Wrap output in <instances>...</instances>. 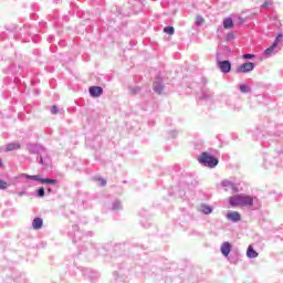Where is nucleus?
<instances>
[{"label":"nucleus","instance_id":"nucleus-6","mask_svg":"<svg viewBox=\"0 0 283 283\" xmlns=\"http://www.w3.org/2000/svg\"><path fill=\"white\" fill-rule=\"evenodd\" d=\"M153 90L156 94H163V90H165V85H163V80H157L153 84Z\"/></svg>","mask_w":283,"mask_h":283},{"label":"nucleus","instance_id":"nucleus-2","mask_svg":"<svg viewBox=\"0 0 283 283\" xmlns=\"http://www.w3.org/2000/svg\"><path fill=\"white\" fill-rule=\"evenodd\" d=\"M198 163L200 165H205V167H209L210 169H213V167H218V159L213 156H211L209 153H202L198 157Z\"/></svg>","mask_w":283,"mask_h":283},{"label":"nucleus","instance_id":"nucleus-17","mask_svg":"<svg viewBox=\"0 0 283 283\" xmlns=\"http://www.w3.org/2000/svg\"><path fill=\"white\" fill-rule=\"evenodd\" d=\"M27 180H36L38 182H41L42 178L39 177V175H33V176H30V175H24Z\"/></svg>","mask_w":283,"mask_h":283},{"label":"nucleus","instance_id":"nucleus-24","mask_svg":"<svg viewBox=\"0 0 283 283\" xmlns=\"http://www.w3.org/2000/svg\"><path fill=\"white\" fill-rule=\"evenodd\" d=\"M51 114H59V108L56 107V105L52 106Z\"/></svg>","mask_w":283,"mask_h":283},{"label":"nucleus","instance_id":"nucleus-10","mask_svg":"<svg viewBox=\"0 0 283 283\" xmlns=\"http://www.w3.org/2000/svg\"><path fill=\"white\" fill-rule=\"evenodd\" d=\"M41 227H43V219L41 218H35L32 222V228L35 230V231H39V229H41Z\"/></svg>","mask_w":283,"mask_h":283},{"label":"nucleus","instance_id":"nucleus-27","mask_svg":"<svg viewBox=\"0 0 283 283\" xmlns=\"http://www.w3.org/2000/svg\"><path fill=\"white\" fill-rule=\"evenodd\" d=\"M0 167H3V164L1 163V160H0Z\"/></svg>","mask_w":283,"mask_h":283},{"label":"nucleus","instance_id":"nucleus-21","mask_svg":"<svg viewBox=\"0 0 283 283\" xmlns=\"http://www.w3.org/2000/svg\"><path fill=\"white\" fill-rule=\"evenodd\" d=\"M0 189H8V182L0 179Z\"/></svg>","mask_w":283,"mask_h":283},{"label":"nucleus","instance_id":"nucleus-5","mask_svg":"<svg viewBox=\"0 0 283 283\" xmlns=\"http://www.w3.org/2000/svg\"><path fill=\"white\" fill-rule=\"evenodd\" d=\"M218 66L224 74H229V72H231V62L229 61H220L218 62Z\"/></svg>","mask_w":283,"mask_h":283},{"label":"nucleus","instance_id":"nucleus-19","mask_svg":"<svg viewBox=\"0 0 283 283\" xmlns=\"http://www.w3.org/2000/svg\"><path fill=\"white\" fill-rule=\"evenodd\" d=\"M196 23L197 25H202V23H205V18H202V15H198L196 18Z\"/></svg>","mask_w":283,"mask_h":283},{"label":"nucleus","instance_id":"nucleus-26","mask_svg":"<svg viewBox=\"0 0 283 283\" xmlns=\"http://www.w3.org/2000/svg\"><path fill=\"white\" fill-rule=\"evenodd\" d=\"M255 57V55H253V54H244L243 55V59H254Z\"/></svg>","mask_w":283,"mask_h":283},{"label":"nucleus","instance_id":"nucleus-4","mask_svg":"<svg viewBox=\"0 0 283 283\" xmlns=\"http://www.w3.org/2000/svg\"><path fill=\"white\" fill-rule=\"evenodd\" d=\"M88 92L93 98H99V96H103V87L101 86H91Z\"/></svg>","mask_w":283,"mask_h":283},{"label":"nucleus","instance_id":"nucleus-23","mask_svg":"<svg viewBox=\"0 0 283 283\" xmlns=\"http://www.w3.org/2000/svg\"><path fill=\"white\" fill-rule=\"evenodd\" d=\"M98 182H99V187H105V185H107V180H105L103 178H99Z\"/></svg>","mask_w":283,"mask_h":283},{"label":"nucleus","instance_id":"nucleus-13","mask_svg":"<svg viewBox=\"0 0 283 283\" xmlns=\"http://www.w3.org/2000/svg\"><path fill=\"white\" fill-rule=\"evenodd\" d=\"M223 28H224L226 30H231V28H233V19L227 18V19L223 21Z\"/></svg>","mask_w":283,"mask_h":283},{"label":"nucleus","instance_id":"nucleus-9","mask_svg":"<svg viewBox=\"0 0 283 283\" xmlns=\"http://www.w3.org/2000/svg\"><path fill=\"white\" fill-rule=\"evenodd\" d=\"M14 149H21V144L19 143L7 144L4 151H14Z\"/></svg>","mask_w":283,"mask_h":283},{"label":"nucleus","instance_id":"nucleus-11","mask_svg":"<svg viewBox=\"0 0 283 283\" xmlns=\"http://www.w3.org/2000/svg\"><path fill=\"white\" fill-rule=\"evenodd\" d=\"M199 211H201V213H205L206 216H209V213H211L213 209L211 208V206L202 205Z\"/></svg>","mask_w":283,"mask_h":283},{"label":"nucleus","instance_id":"nucleus-18","mask_svg":"<svg viewBox=\"0 0 283 283\" xmlns=\"http://www.w3.org/2000/svg\"><path fill=\"white\" fill-rule=\"evenodd\" d=\"M42 185H56V180L55 179H41L40 181Z\"/></svg>","mask_w":283,"mask_h":283},{"label":"nucleus","instance_id":"nucleus-8","mask_svg":"<svg viewBox=\"0 0 283 283\" xmlns=\"http://www.w3.org/2000/svg\"><path fill=\"white\" fill-rule=\"evenodd\" d=\"M221 253L226 258L229 256V253H231V243H229L227 241L223 242L222 245H221Z\"/></svg>","mask_w":283,"mask_h":283},{"label":"nucleus","instance_id":"nucleus-14","mask_svg":"<svg viewBox=\"0 0 283 283\" xmlns=\"http://www.w3.org/2000/svg\"><path fill=\"white\" fill-rule=\"evenodd\" d=\"M275 48H277V42H273V44L264 51V54L266 56L273 54V50H275Z\"/></svg>","mask_w":283,"mask_h":283},{"label":"nucleus","instance_id":"nucleus-25","mask_svg":"<svg viewBox=\"0 0 283 283\" xmlns=\"http://www.w3.org/2000/svg\"><path fill=\"white\" fill-rule=\"evenodd\" d=\"M280 39H282V33H279V35L276 36V39L274 40V43H280Z\"/></svg>","mask_w":283,"mask_h":283},{"label":"nucleus","instance_id":"nucleus-7","mask_svg":"<svg viewBox=\"0 0 283 283\" xmlns=\"http://www.w3.org/2000/svg\"><path fill=\"white\" fill-rule=\"evenodd\" d=\"M228 220H232V222H240L242 220V216L238 211H232L227 214Z\"/></svg>","mask_w":283,"mask_h":283},{"label":"nucleus","instance_id":"nucleus-12","mask_svg":"<svg viewBox=\"0 0 283 283\" xmlns=\"http://www.w3.org/2000/svg\"><path fill=\"white\" fill-rule=\"evenodd\" d=\"M247 255L248 258H258V252H255V250H253V245H249L248 250H247Z\"/></svg>","mask_w":283,"mask_h":283},{"label":"nucleus","instance_id":"nucleus-20","mask_svg":"<svg viewBox=\"0 0 283 283\" xmlns=\"http://www.w3.org/2000/svg\"><path fill=\"white\" fill-rule=\"evenodd\" d=\"M240 92H242L243 94H247V93H249L250 92V90H249V86H247V85H241L240 86Z\"/></svg>","mask_w":283,"mask_h":283},{"label":"nucleus","instance_id":"nucleus-16","mask_svg":"<svg viewBox=\"0 0 283 283\" xmlns=\"http://www.w3.org/2000/svg\"><path fill=\"white\" fill-rule=\"evenodd\" d=\"M164 32L166 34H169L170 36H174V34L176 33V29H174V27H165Z\"/></svg>","mask_w":283,"mask_h":283},{"label":"nucleus","instance_id":"nucleus-1","mask_svg":"<svg viewBox=\"0 0 283 283\" xmlns=\"http://www.w3.org/2000/svg\"><path fill=\"white\" fill-rule=\"evenodd\" d=\"M231 207H253V197L249 195H234L229 198Z\"/></svg>","mask_w":283,"mask_h":283},{"label":"nucleus","instance_id":"nucleus-15","mask_svg":"<svg viewBox=\"0 0 283 283\" xmlns=\"http://www.w3.org/2000/svg\"><path fill=\"white\" fill-rule=\"evenodd\" d=\"M222 185L224 187H231L233 193H238V187H235L231 181H223Z\"/></svg>","mask_w":283,"mask_h":283},{"label":"nucleus","instance_id":"nucleus-3","mask_svg":"<svg viewBox=\"0 0 283 283\" xmlns=\"http://www.w3.org/2000/svg\"><path fill=\"white\" fill-rule=\"evenodd\" d=\"M253 67H255V64H253V62H247L244 64H241L237 69V73L238 74H247L249 72H253Z\"/></svg>","mask_w":283,"mask_h":283},{"label":"nucleus","instance_id":"nucleus-22","mask_svg":"<svg viewBox=\"0 0 283 283\" xmlns=\"http://www.w3.org/2000/svg\"><path fill=\"white\" fill-rule=\"evenodd\" d=\"M38 196H39L40 198H43V196H45V189L40 188V189L38 190Z\"/></svg>","mask_w":283,"mask_h":283}]
</instances>
